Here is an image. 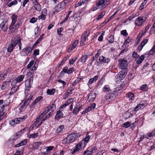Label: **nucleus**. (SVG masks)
<instances>
[{
    "label": "nucleus",
    "mask_w": 155,
    "mask_h": 155,
    "mask_svg": "<svg viewBox=\"0 0 155 155\" xmlns=\"http://www.w3.org/2000/svg\"><path fill=\"white\" fill-rule=\"evenodd\" d=\"M66 4L65 1H63L59 3L54 8V11L53 13L54 14H57L58 12L61 11L65 8Z\"/></svg>",
    "instance_id": "1"
},
{
    "label": "nucleus",
    "mask_w": 155,
    "mask_h": 155,
    "mask_svg": "<svg viewBox=\"0 0 155 155\" xmlns=\"http://www.w3.org/2000/svg\"><path fill=\"white\" fill-rule=\"evenodd\" d=\"M25 129V128L21 130L20 131L16 133L15 134L11 137L8 141V144H10L12 143L13 141L16 140L18 139L22 134L24 133V130Z\"/></svg>",
    "instance_id": "2"
},
{
    "label": "nucleus",
    "mask_w": 155,
    "mask_h": 155,
    "mask_svg": "<svg viewBox=\"0 0 155 155\" xmlns=\"http://www.w3.org/2000/svg\"><path fill=\"white\" fill-rule=\"evenodd\" d=\"M146 19V18L143 19V16H139L136 19L135 24L136 26H140L144 23Z\"/></svg>",
    "instance_id": "3"
},
{
    "label": "nucleus",
    "mask_w": 155,
    "mask_h": 155,
    "mask_svg": "<svg viewBox=\"0 0 155 155\" xmlns=\"http://www.w3.org/2000/svg\"><path fill=\"white\" fill-rule=\"evenodd\" d=\"M15 24H11L9 27V30L8 33L11 34L12 32H14L16 30L18 29L20 26V24L19 23H17L16 25H15Z\"/></svg>",
    "instance_id": "4"
},
{
    "label": "nucleus",
    "mask_w": 155,
    "mask_h": 155,
    "mask_svg": "<svg viewBox=\"0 0 155 155\" xmlns=\"http://www.w3.org/2000/svg\"><path fill=\"white\" fill-rule=\"evenodd\" d=\"M119 61L120 63V67L123 69L126 70V68L128 65V62L127 60L124 59H121L119 60Z\"/></svg>",
    "instance_id": "5"
},
{
    "label": "nucleus",
    "mask_w": 155,
    "mask_h": 155,
    "mask_svg": "<svg viewBox=\"0 0 155 155\" xmlns=\"http://www.w3.org/2000/svg\"><path fill=\"white\" fill-rule=\"evenodd\" d=\"M33 77L31 76L29 79H28L26 81L25 83V85L26 87V90L27 91H29L31 87V84L33 83Z\"/></svg>",
    "instance_id": "6"
},
{
    "label": "nucleus",
    "mask_w": 155,
    "mask_h": 155,
    "mask_svg": "<svg viewBox=\"0 0 155 155\" xmlns=\"http://www.w3.org/2000/svg\"><path fill=\"white\" fill-rule=\"evenodd\" d=\"M126 70H124L120 72L116 76V78L118 81L121 80L125 77L126 74L125 71L126 72Z\"/></svg>",
    "instance_id": "7"
},
{
    "label": "nucleus",
    "mask_w": 155,
    "mask_h": 155,
    "mask_svg": "<svg viewBox=\"0 0 155 155\" xmlns=\"http://www.w3.org/2000/svg\"><path fill=\"white\" fill-rule=\"evenodd\" d=\"M17 42H15V41L12 40L8 46L7 51L10 53L12 52L17 45Z\"/></svg>",
    "instance_id": "8"
},
{
    "label": "nucleus",
    "mask_w": 155,
    "mask_h": 155,
    "mask_svg": "<svg viewBox=\"0 0 155 155\" xmlns=\"http://www.w3.org/2000/svg\"><path fill=\"white\" fill-rule=\"evenodd\" d=\"M80 135L77 134H73L70 135L67 137L68 140H69L71 143L74 141L75 140L78 139V138L80 137Z\"/></svg>",
    "instance_id": "9"
},
{
    "label": "nucleus",
    "mask_w": 155,
    "mask_h": 155,
    "mask_svg": "<svg viewBox=\"0 0 155 155\" xmlns=\"http://www.w3.org/2000/svg\"><path fill=\"white\" fill-rule=\"evenodd\" d=\"M7 21H3L0 24L1 29L4 31H6L8 29V25L7 24Z\"/></svg>",
    "instance_id": "10"
},
{
    "label": "nucleus",
    "mask_w": 155,
    "mask_h": 155,
    "mask_svg": "<svg viewBox=\"0 0 155 155\" xmlns=\"http://www.w3.org/2000/svg\"><path fill=\"white\" fill-rule=\"evenodd\" d=\"M99 61L100 62L108 64L110 61V59L108 58L104 57L103 56H101L99 57L98 59Z\"/></svg>",
    "instance_id": "11"
},
{
    "label": "nucleus",
    "mask_w": 155,
    "mask_h": 155,
    "mask_svg": "<svg viewBox=\"0 0 155 155\" xmlns=\"http://www.w3.org/2000/svg\"><path fill=\"white\" fill-rule=\"evenodd\" d=\"M89 33L87 32V31H85L83 33L81 38V41L83 43L85 42L86 39L89 36Z\"/></svg>",
    "instance_id": "12"
},
{
    "label": "nucleus",
    "mask_w": 155,
    "mask_h": 155,
    "mask_svg": "<svg viewBox=\"0 0 155 155\" xmlns=\"http://www.w3.org/2000/svg\"><path fill=\"white\" fill-rule=\"evenodd\" d=\"M91 138V136L89 135L88 134H87L86 137L84 139L81 141V143L82 144H83L84 146V147L87 142L89 141V140Z\"/></svg>",
    "instance_id": "13"
},
{
    "label": "nucleus",
    "mask_w": 155,
    "mask_h": 155,
    "mask_svg": "<svg viewBox=\"0 0 155 155\" xmlns=\"http://www.w3.org/2000/svg\"><path fill=\"white\" fill-rule=\"evenodd\" d=\"M63 117V114L62 112L60 110L58 111L57 112L55 116V119L58 120L59 119Z\"/></svg>",
    "instance_id": "14"
},
{
    "label": "nucleus",
    "mask_w": 155,
    "mask_h": 155,
    "mask_svg": "<svg viewBox=\"0 0 155 155\" xmlns=\"http://www.w3.org/2000/svg\"><path fill=\"white\" fill-rule=\"evenodd\" d=\"M78 40H75L74 42L73 43L72 45L71 46H69L68 49V52H71V51L73 50L76 47L78 44Z\"/></svg>",
    "instance_id": "15"
},
{
    "label": "nucleus",
    "mask_w": 155,
    "mask_h": 155,
    "mask_svg": "<svg viewBox=\"0 0 155 155\" xmlns=\"http://www.w3.org/2000/svg\"><path fill=\"white\" fill-rule=\"evenodd\" d=\"M64 125H61L57 127L55 130L56 133L59 134L62 133L64 129Z\"/></svg>",
    "instance_id": "16"
},
{
    "label": "nucleus",
    "mask_w": 155,
    "mask_h": 155,
    "mask_svg": "<svg viewBox=\"0 0 155 155\" xmlns=\"http://www.w3.org/2000/svg\"><path fill=\"white\" fill-rule=\"evenodd\" d=\"M34 7L35 10L38 11H40L41 9L40 4L37 2V1L35 0L34 2Z\"/></svg>",
    "instance_id": "17"
},
{
    "label": "nucleus",
    "mask_w": 155,
    "mask_h": 155,
    "mask_svg": "<svg viewBox=\"0 0 155 155\" xmlns=\"http://www.w3.org/2000/svg\"><path fill=\"white\" fill-rule=\"evenodd\" d=\"M96 93H91L88 96L87 100L89 101H92L96 98Z\"/></svg>",
    "instance_id": "18"
},
{
    "label": "nucleus",
    "mask_w": 155,
    "mask_h": 155,
    "mask_svg": "<svg viewBox=\"0 0 155 155\" xmlns=\"http://www.w3.org/2000/svg\"><path fill=\"white\" fill-rule=\"evenodd\" d=\"M118 94V92L117 91H114L113 92H110L109 94L108 97H110L111 100H112L116 97Z\"/></svg>",
    "instance_id": "19"
},
{
    "label": "nucleus",
    "mask_w": 155,
    "mask_h": 155,
    "mask_svg": "<svg viewBox=\"0 0 155 155\" xmlns=\"http://www.w3.org/2000/svg\"><path fill=\"white\" fill-rule=\"evenodd\" d=\"M27 117V116L25 115L23 116L20 117H18L15 119V121H16V124L20 123L22 122L24 120L26 119Z\"/></svg>",
    "instance_id": "20"
},
{
    "label": "nucleus",
    "mask_w": 155,
    "mask_h": 155,
    "mask_svg": "<svg viewBox=\"0 0 155 155\" xmlns=\"http://www.w3.org/2000/svg\"><path fill=\"white\" fill-rule=\"evenodd\" d=\"M56 106L55 104L54 103H53L52 104H50V105L47 107L48 109L47 110L48 111H49L50 110L53 111L56 109Z\"/></svg>",
    "instance_id": "21"
},
{
    "label": "nucleus",
    "mask_w": 155,
    "mask_h": 155,
    "mask_svg": "<svg viewBox=\"0 0 155 155\" xmlns=\"http://www.w3.org/2000/svg\"><path fill=\"white\" fill-rule=\"evenodd\" d=\"M147 104V103L146 101H142L140 102L138 105L140 109H142L145 107Z\"/></svg>",
    "instance_id": "22"
},
{
    "label": "nucleus",
    "mask_w": 155,
    "mask_h": 155,
    "mask_svg": "<svg viewBox=\"0 0 155 155\" xmlns=\"http://www.w3.org/2000/svg\"><path fill=\"white\" fill-rule=\"evenodd\" d=\"M43 98L42 96H39L36 98L35 101L32 103L31 106L33 107L37 103H38Z\"/></svg>",
    "instance_id": "23"
},
{
    "label": "nucleus",
    "mask_w": 155,
    "mask_h": 155,
    "mask_svg": "<svg viewBox=\"0 0 155 155\" xmlns=\"http://www.w3.org/2000/svg\"><path fill=\"white\" fill-rule=\"evenodd\" d=\"M29 104V103L25 101L20 108V110L22 111L24 110L27 107Z\"/></svg>",
    "instance_id": "24"
},
{
    "label": "nucleus",
    "mask_w": 155,
    "mask_h": 155,
    "mask_svg": "<svg viewBox=\"0 0 155 155\" xmlns=\"http://www.w3.org/2000/svg\"><path fill=\"white\" fill-rule=\"evenodd\" d=\"M25 76L23 75L19 76L18 77L16 78V80H14V83L17 82H21L23 80V78H24Z\"/></svg>",
    "instance_id": "25"
},
{
    "label": "nucleus",
    "mask_w": 155,
    "mask_h": 155,
    "mask_svg": "<svg viewBox=\"0 0 155 155\" xmlns=\"http://www.w3.org/2000/svg\"><path fill=\"white\" fill-rule=\"evenodd\" d=\"M88 56H89L86 54L84 55H83L81 58V62L83 63H85L87 61V58Z\"/></svg>",
    "instance_id": "26"
},
{
    "label": "nucleus",
    "mask_w": 155,
    "mask_h": 155,
    "mask_svg": "<svg viewBox=\"0 0 155 155\" xmlns=\"http://www.w3.org/2000/svg\"><path fill=\"white\" fill-rule=\"evenodd\" d=\"M55 92V89L54 88L50 89H48L47 91V93L48 95H53Z\"/></svg>",
    "instance_id": "27"
},
{
    "label": "nucleus",
    "mask_w": 155,
    "mask_h": 155,
    "mask_svg": "<svg viewBox=\"0 0 155 155\" xmlns=\"http://www.w3.org/2000/svg\"><path fill=\"white\" fill-rule=\"evenodd\" d=\"M23 49H24V51L25 52H27V53L28 55L29 53H31L33 50L32 48L29 46H27L24 48Z\"/></svg>",
    "instance_id": "28"
},
{
    "label": "nucleus",
    "mask_w": 155,
    "mask_h": 155,
    "mask_svg": "<svg viewBox=\"0 0 155 155\" xmlns=\"http://www.w3.org/2000/svg\"><path fill=\"white\" fill-rule=\"evenodd\" d=\"M127 97L129 98V101L132 100L134 99V94L131 92H129L127 94Z\"/></svg>",
    "instance_id": "29"
},
{
    "label": "nucleus",
    "mask_w": 155,
    "mask_h": 155,
    "mask_svg": "<svg viewBox=\"0 0 155 155\" xmlns=\"http://www.w3.org/2000/svg\"><path fill=\"white\" fill-rule=\"evenodd\" d=\"M98 78V76L96 75L95 76L94 78L90 79L89 81V83L91 84L94 82L96 81Z\"/></svg>",
    "instance_id": "30"
},
{
    "label": "nucleus",
    "mask_w": 155,
    "mask_h": 155,
    "mask_svg": "<svg viewBox=\"0 0 155 155\" xmlns=\"http://www.w3.org/2000/svg\"><path fill=\"white\" fill-rule=\"evenodd\" d=\"M18 18V16L16 14H14L12 17V22L11 24H15L16 21Z\"/></svg>",
    "instance_id": "31"
},
{
    "label": "nucleus",
    "mask_w": 155,
    "mask_h": 155,
    "mask_svg": "<svg viewBox=\"0 0 155 155\" xmlns=\"http://www.w3.org/2000/svg\"><path fill=\"white\" fill-rule=\"evenodd\" d=\"M144 56L143 55H141L137 61V64H140L142 61L144 60Z\"/></svg>",
    "instance_id": "32"
},
{
    "label": "nucleus",
    "mask_w": 155,
    "mask_h": 155,
    "mask_svg": "<svg viewBox=\"0 0 155 155\" xmlns=\"http://www.w3.org/2000/svg\"><path fill=\"white\" fill-rule=\"evenodd\" d=\"M21 41V39L19 38H18L15 40V42H17V44H18L19 49L20 51L21 50V46L22 45Z\"/></svg>",
    "instance_id": "33"
},
{
    "label": "nucleus",
    "mask_w": 155,
    "mask_h": 155,
    "mask_svg": "<svg viewBox=\"0 0 155 155\" xmlns=\"http://www.w3.org/2000/svg\"><path fill=\"white\" fill-rule=\"evenodd\" d=\"M130 125V123L129 122H127L124 123L121 125V127H125L126 128L129 127Z\"/></svg>",
    "instance_id": "34"
},
{
    "label": "nucleus",
    "mask_w": 155,
    "mask_h": 155,
    "mask_svg": "<svg viewBox=\"0 0 155 155\" xmlns=\"http://www.w3.org/2000/svg\"><path fill=\"white\" fill-rule=\"evenodd\" d=\"M78 58V57L77 56L75 57L74 58L70 59L69 61V63L70 64H73L75 62L76 60Z\"/></svg>",
    "instance_id": "35"
},
{
    "label": "nucleus",
    "mask_w": 155,
    "mask_h": 155,
    "mask_svg": "<svg viewBox=\"0 0 155 155\" xmlns=\"http://www.w3.org/2000/svg\"><path fill=\"white\" fill-rule=\"evenodd\" d=\"M105 2V0H98V2H97L96 3L98 5L101 6L102 5H104Z\"/></svg>",
    "instance_id": "36"
},
{
    "label": "nucleus",
    "mask_w": 155,
    "mask_h": 155,
    "mask_svg": "<svg viewBox=\"0 0 155 155\" xmlns=\"http://www.w3.org/2000/svg\"><path fill=\"white\" fill-rule=\"evenodd\" d=\"M79 112V110L78 109V107L76 106L74 107V110L72 112L74 114L76 115Z\"/></svg>",
    "instance_id": "37"
},
{
    "label": "nucleus",
    "mask_w": 155,
    "mask_h": 155,
    "mask_svg": "<svg viewBox=\"0 0 155 155\" xmlns=\"http://www.w3.org/2000/svg\"><path fill=\"white\" fill-rule=\"evenodd\" d=\"M109 38V39L108 41V42L111 43H113L114 41V36L113 35H111Z\"/></svg>",
    "instance_id": "38"
},
{
    "label": "nucleus",
    "mask_w": 155,
    "mask_h": 155,
    "mask_svg": "<svg viewBox=\"0 0 155 155\" xmlns=\"http://www.w3.org/2000/svg\"><path fill=\"white\" fill-rule=\"evenodd\" d=\"M96 106V104L94 103H93L90 105V106H88V109H89L90 110H92L94 109L95 108Z\"/></svg>",
    "instance_id": "39"
},
{
    "label": "nucleus",
    "mask_w": 155,
    "mask_h": 155,
    "mask_svg": "<svg viewBox=\"0 0 155 155\" xmlns=\"http://www.w3.org/2000/svg\"><path fill=\"white\" fill-rule=\"evenodd\" d=\"M54 147L53 146H52L46 147L45 148V149L46 150L47 152L52 150L53 149H54Z\"/></svg>",
    "instance_id": "40"
},
{
    "label": "nucleus",
    "mask_w": 155,
    "mask_h": 155,
    "mask_svg": "<svg viewBox=\"0 0 155 155\" xmlns=\"http://www.w3.org/2000/svg\"><path fill=\"white\" fill-rule=\"evenodd\" d=\"M18 88V85H15L12 88L11 90L15 93L17 91Z\"/></svg>",
    "instance_id": "41"
},
{
    "label": "nucleus",
    "mask_w": 155,
    "mask_h": 155,
    "mask_svg": "<svg viewBox=\"0 0 155 155\" xmlns=\"http://www.w3.org/2000/svg\"><path fill=\"white\" fill-rule=\"evenodd\" d=\"M73 101V98H70L64 104V106L66 107L67 105H68L70 103H71Z\"/></svg>",
    "instance_id": "42"
},
{
    "label": "nucleus",
    "mask_w": 155,
    "mask_h": 155,
    "mask_svg": "<svg viewBox=\"0 0 155 155\" xmlns=\"http://www.w3.org/2000/svg\"><path fill=\"white\" fill-rule=\"evenodd\" d=\"M105 33V31H103L101 35L99 37L98 40L99 41H102L103 40V35H104Z\"/></svg>",
    "instance_id": "43"
},
{
    "label": "nucleus",
    "mask_w": 155,
    "mask_h": 155,
    "mask_svg": "<svg viewBox=\"0 0 155 155\" xmlns=\"http://www.w3.org/2000/svg\"><path fill=\"white\" fill-rule=\"evenodd\" d=\"M105 12H102L100 15L98 16V17L96 18V19L97 20H99L101 18L105 15Z\"/></svg>",
    "instance_id": "44"
},
{
    "label": "nucleus",
    "mask_w": 155,
    "mask_h": 155,
    "mask_svg": "<svg viewBox=\"0 0 155 155\" xmlns=\"http://www.w3.org/2000/svg\"><path fill=\"white\" fill-rule=\"evenodd\" d=\"M42 144L41 142H36L34 144V146L36 149H38L39 146Z\"/></svg>",
    "instance_id": "45"
},
{
    "label": "nucleus",
    "mask_w": 155,
    "mask_h": 155,
    "mask_svg": "<svg viewBox=\"0 0 155 155\" xmlns=\"http://www.w3.org/2000/svg\"><path fill=\"white\" fill-rule=\"evenodd\" d=\"M7 83L6 81L4 82L2 84L1 86V89L2 90H4L6 88L7 86Z\"/></svg>",
    "instance_id": "46"
},
{
    "label": "nucleus",
    "mask_w": 155,
    "mask_h": 155,
    "mask_svg": "<svg viewBox=\"0 0 155 155\" xmlns=\"http://www.w3.org/2000/svg\"><path fill=\"white\" fill-rule=\"evenodd\" d=\"M20 54L21 56H25L28 55L27 52H25L24 51V49H22V51L20 52Z\"/></svg>",
    "instance_id": "47"
},
{
    "label": "nucleus",
    "mask_w": 155,
    "mask_h": 155,
    "mask_svg": "<svg viewBox=\"0 0 155 155\" xmlns=\"http://www.w3.org/2000/svg\"><path fill=\"white\" fill-rule=\"evenodd\" d=\"M84 144H82L81 143H78L76 146H75V148H77V149L78 150V151H79V150L81 148V146H84Z\"/></svg>",
    "instance_id": "48"
},
{
    "label": "nucleus",
    "mask_w": 155,
    "mask_h": 155,
    "mask_svg": "<svg viewBox=\"0 0 155 155\" xmlns=\"http://www.w3.org/2000/svg\"><path fill=\"white\" fill-rule=\"evenodd\" d=\"M23 150H22V152H21V151H19V150H17L16 151L15 153L13 155H22L23 153Z\"/></svg>",
    "instance_id": "49"
},
{
    "label": "nucleus",
    "mask_w": 155,
    "mask_h": 155,
    "mask_svg": "<svg viewBox=\"0 0 155 155\" xmlns=\"http://www.w3.org/2000/svg\"><path fill=\"white\" fill-rule=\"evenodd\" d=\"M33 97V96L32 94L30 95L28 97V98L25 101L28 103H29L32 100Z\"/></svg>",
    "instance_id": "50"
},
{
    "label": "nucleus",
    "mask_w": 155,
    "mask_h": 155,
    "mask_svg": "<svg viewBox=\"0 0 155 155\" xmlns=\"http://www.w3.org/2000/svg\"><path fill=\"white\" fill-rule=\"evenodd\" d=\"M121 34L124 36H127L128 35L126 30H124L121 31Z\"/></svg>",
    "instance_id": "51"
},
{
    "label": "nucleus",
    "mask_w": 155,
    "mask_h": 155,
    "mask_svg": "<svg viewBox=\"0 0 155 155\" xmlns=\"http://www.w3.org/2000/svg\"><path fill=\"white\" fill-rule=\"evenodd\" d=\"M148 41V40L147 39H145L141 42L140 45L143 47L147 42Z\"/></svg>",
    "instance_id": "52"
},
{
    "label": "nucleus",
    "mask_w": 155,
    "mask_h": 155,
    "mask_svg": "<svg viewBox=\"0 0 155 155\" xmlns=\"http://www.w3.org/2000/svg\"><path fill=\"white\" fill-rule=\"evenodd\" d=\"M38 18L39 19H41L42 20H44L46 18V16L45 15L42 14L41 15L39 16Z\"/></svg>",
    "instance_id": "53"
},
{
    "label": "nucleus",
    "mask_w": 155,
    "mask_h": 155,
    "mask_svg": "<svg viewBox=\"0 0 155 155\" xmlns=\"http://www.w3.org/2000/svg\"><path fill=\"white\" fill-rule=\"evenodd\" d=\"M110 90L109 86L108 85H105L104 87V91H108Z\"/></svg>",
    "instance_id": "54"
},
{
    "label": "nucleus",
    "mask_w": 155,
    "mask_h": 155,
    "mask_svg": "<svg viewBox=\"0 0 155 155\" xmlns=\"http://www.w3.org/2000/svg\"><path fill=\"white\" fill-rule=\"evenodd\" d=\"M39 51L38 49H35L34 50L33 52V55H37L39 54Z\"/></svg>",
    "instance_id": "55"
},
{
    "label": "nucleus",
    "mask_w": 155,
    "mask_h": 155,
    "mask_svg": "<svg viewBox=\"0 0 155 155\" xmlns=\"http://www.w3.org/2000/svg\"><path fill=\"white\" fill-rule=\"evenodd\" d=\"M16 122L15 121V119L12 120L10 121L9 122V124L12 126H14L15 124H16Z\"/></svg>",
    "instance_id": "56"
},
{
    "label": "nucleus",
    "mask_w": 155,
    "mask_h": 155,
    "mask_svg": "<svg viewBox=\"0 0 155 155\" xmlns=\"http://www.w3.org/2000/svg\"><path fill=\"white\" fill-rule=\"evenodd\" d=\"M37 18H32L30 20V22L31 23H34L37 21Z\"/></svg>",
    "instance_id": "57"
},
{
    "label": "nucleus",
    "mask_w": 155,
    "mask_h": 155,
    "mask_svg": "<svg viewBox=\"0 0 155 155\" xmlns=\"http://www.w3.org/2000/svg\"><path fill=\"white\" fill-rule=\"evenodd\" d=\"M34 61H31L29 62V64L28 65L27 67L28 68H30L34 64Z\"/></svg>",
    "instance_id": "58"
},
{
    "label": "nucleus",
    "mask_w": 155,
    "mask_h": 155,
    "mask_svg": "<svg viewBox=\"0 0 155 155\" xmlns=\"http://www.w3.org/2000/svg\"><path fill=\"white\" fill-rule=\"evenodd\" d=\"M74 70L73 68H70L68 70V74H69L72 73Z\"/></svg>",
    "instance_id": "59"
},
{
    "label": "nucleus",
    "mask_w": 155,
    "mask_h": 155,
    "mask_svg": "<svg viewBox=\"0 0 155 155\" xmlns=\"http://www.w3.org/2000/svg\"><path fill=\"white\" fill-rule=\"evenodd\" d=\"M147 86V85L146 84H143L140 87V89L141 90L144 91Z\"/></svg>",
    "instance_id": "60"
},
{
    "label": "nucleus",
    "mask_w": 155,
    "mask_h": 155,
    "mask_svg": "<svg viewBox=\"0 0 155 155\" xmlns=\"http://www.w3.org/2000/svg\"><path fill=\"white\" fill-rule=\"evenodd\" d=\"M58 82L59 83H62L63 84V86H64L66 84V82L60 79L58 80Z\"/></svg>",
    "instance_id": "61"
},
{
    "label": "nucleus",
    "mask_w": 155,
    "mask_h": 155,
    "mask_svg": "<svg viewBox=\"0 0 155 155\" xmlns=\"http://www.w3.org/2000/svg\"><path fill=\"white\" fill-rule=\"evenodd\" d=\"M133 56L135 58H138L139 55H138L137 53L135 51H134L133 53Z\"/></svg>",
    "instance_id": "62"
},
{
    "label": "nucleus",
    "mask_w": 155,
    "mask_h": 155,
    "mask_svg": "<svg viewBox=\"0 0 155 155\" xmlns=\"http://www.w3.org/2000/svg\"><path fill=\"white\" fill-rule=\"evenodd\" d=\"M63 28H59L57 29V32L59 35H61L60 33L62 32L63 30Z\"/></svg>",
    "instance_id": "63"
},
{
    "label": "nucleus",
    "mask_w": 155,
    "mask_h": 155,
    "mask_svg": "<svg viewBox=\"0 0 155 155\" xmlns=\"http://www.w3.org/2000/svg\"><path fill=\"white\" fill-rule=\"evenodd\" d=\"M78 151V150L77 148H74V149H72L71 150L70 153L72 154H74Z\"/></svg>",
    "instance_id": "64"
}]
</instances>
